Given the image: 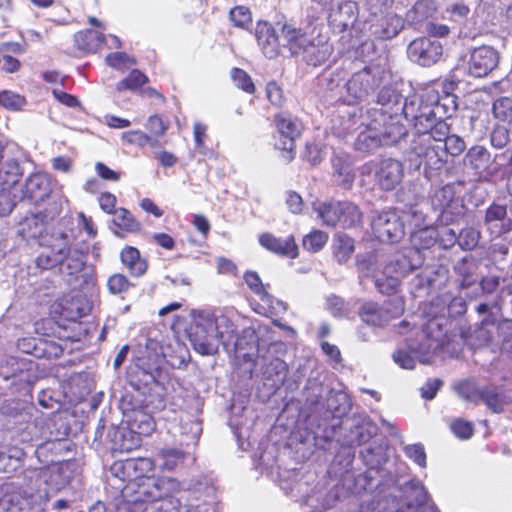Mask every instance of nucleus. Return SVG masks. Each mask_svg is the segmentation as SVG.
<instances>
[{
    "instance_id": "obj_1",
    "label": "nucleus",
    "mask_w": 512,
    "mask_h": 512,
    "mask_svg": "<svg viewBox=\"0 0 512 512\" xmlns=\"http://www.w3.org/2000/svg\"><path fill=\"white\" fill-rule=\"evenodd\" d=\"M154 462L150 458H130L114 463V474L128 483L122 490L123 501L117 509L128 512H217L211 503L176 499L179 482L170 477H148Z\"/></svg>"
},
{
    "instance_id": "obj_2",
    "label": "nucleus",
    "mask_w": 512,
    "mask_h": 512,
    "mask_svg": "<svg viewBox=\"0 0 512 512\" xmlns=\"http://www.w3.org/2000/svg\"><path fill=\"white\" fill-rule=\"evenodd\" d=\"M438 231L424 226L411 233V247L403 248L387 261L382 270L375 269L374 258L357 257L359 272L365 277H372L376 289L382 294L396 292L401 278L410 271L419 268L424 262L421 250L431 248L437 243Z\"/></svg>"
},
{
    "instance_id": "obj_3",
    "label": "nucleus",
    "mask_w": 512,
    "mask_h": 512,
    "mask_svg": "<svg viewBox=\"0 0 512 512\" xmlns=\"http://www.w3.org/2000/svg\"><path fill=\"white\" fill-rule=\"evenodd\" d=\"M191 317L188 337L194 349L202 355L216 353L221 339L230 338L234 333V323L223 313L208 309L193 310Z\"/></svg>"
},
{
    "instance_id": "obj_4",
    "label": "nucleus",
    "mask_w": 512,
    "mask_h": 512,
    "mask_svg": "<svg viewBox=\"0 0 512 512\" xmlns=\"http://www.w3.org/2000/svg\"><path fill=\"white\" fill-rule=\"evenodd\" d=\"M283 47L292 56H301L308 65L317 67L324 64L333 52V46L322 28L314 27L311 32H303L291 24H284L281 30Z\"/></svg>"
},
{
    "instance_id": "obj_5",
    "label": "nucleus",
    "mask_w": 512,
    "mask_h": 512,
    "mask_svg": "<svg viewBox=\"0 0 512 512\" xmlns=\"http://www.w3.org/2000/svg\"><path fill=\"white\" fill-rule=\"evenodd\" d=\"M59 477V469L57 466H49L41 468L39 478L46 487L39 489L36 494H28L24 491L25 498L11 499L5 495L0 499V512H40L48 502L50 495L61 489L63 483L56 481Z\"/></svg>"
},
{
    "instance_id": "obj_6",
    "label": "nucleus",
    "mask_w": 512,
    "mask_h": 512,
    "mask_svg": "<svg viewBox=\"0 0 512 512\" xmlns=\"http://www.w3.org/2000/svg\"><path fill=\"white\" fill-rule=\"evenodd\" d=\"M439 346V340L421 332L416 339H407L405 347L393 353V360L403 369H413L417 361L422 364L430 363Z\"/></svg>"
},
{
    "instance_id": "obj_7",
    "label": "nucleus",
    "mask_w": 512,
    "mask_h": 512,
    "mask_svg": "<svg viewBox=\"0 0 512 512\" xmlns=\"http://www.w3.org/2000/svg\"><path fill=\"white\" fill-rule=\"evenodd\" d=\"M430 204L437 215V221L446 226L456 222L465 213V207L455 196V188L451 184L436 188L430 195Z\"/></svg>"
},
{
    "instance_id": "obj_8",
    "label": "nucleus",
    "mask_w": 512,
    "mask_h": 512,
    "mask_svg": "<svg viewBox=\"0 0 512 512\" xmlns=\"http://www.w3.org/2000/svg\"><path fill=\"white\" fill-rule=\"evenodd\" d=\"M385 76L386 71L379 64H369L355 72L346 83V89L351 98L349 102L365 99L383 82Z\"/></svg>"
},
{
    "instance_id": "obj_9",
    "label": "nucleus",
    "mask_w": 512,
    "mask_h": 512,
    "mask_svg": "<svg viewBox=\"0 0 512 512\" xmlns=\"http://www.w3.org/2000/svg\"><path fill=\"white\" fill-rule=\"evenodd\" d=\"M430 136L414 137L411 151L424 160L425 176L431 179L447 162V156L441 142L431 143Z\"/></svg>"
},
{
    "instance_id": "obj_10",
    "label": "nucleus",
    "mask_w": 512,
    "mask_h": 512,
    "mask_svg": "<svg viewBox=\"0 0 512 512\" xmlns=\"http://www.w3.org/2000/svg\"><path fill=\"white\" fill-rule=\"evenodd\" d=\"M362 457L369 467L365 472L359 473L353 478V484H345L355 494L372 491L379 484L376 476L379 474L378 467L385 462V455L380 447L367 448L362 452Z\"/></svg>"
},
{
    "instance_id": "obj_11",
    "label": "nucleus",
    "mask_w": 512,
    "mask_h": 512,
    "mask_svg": "<svg viewBox=\"0 0 512 512\" xmlns=\"http://www.w3.org/2000/svg\"><path fill=\"white\" fill-rule=\"evenodd\" d=\"M401 113L413 125L414 131H427L433 118V109L430 101L426 99V92L419 96L413 95L405 99Z\"/></svg>"
},
{
    "instance_id": "obj_12",
    "label": "nucleus",
    "mask_w": 512,
    "mask_h": 512,
    "mask_svg": "<svg viewBox=\"0 0 512 512\" xmlns=\"http://www.w3.org/2000/svg\"><path fill=\"white\" fill-rule=\"evenodd\" d=\"M372 230L381 242H398L404 234V224L401 217L394 210H385L372 219Z\"/></svg>"
},
{
    "instance_id": "obj_13",
    "label": "nucleus",
    "mask_w": 512,
    "mask_h": 512,
    "mask_svg": "<svg viewBox=\"0 0 512 512\" xmlns=\"http://www.w3.org/2000/svg\"><path fill=\"white\" fill-rule=\"evenodd\" d=\"M367 116L372 117L377 126L383 146L397 144L406 134V128L400 123L398 114L384 113L382 110L370 109Z\"/></svg>"
},
{
    "instance_id": "obj_14",
    "label": "nucleus",
    "mask_w": 512,
    "mask_h": 512,
    "mask_svg": "<svg viewBox=\"0 0 512 512\" xmlns=\"http://www.w3.org/2000/svg\"><path fill=\"white\" fill-rule=\"evenodd\" d=\"M407 54L411 61L421 66H431L440 60L443 47L437 40L421 37L408 45Z\"/></svg>"
},
{
    "instance_id": "obj_15",
    "label": "nucleus",
    "mask_w": 512,
    "mask_h": 512,
    "mask_svg": "<svg viewBox=\"0 0 512 512\" xmlns=\"http://www.w3.org/2000/svg\"><path fill=\"white\" fill-rule=\"evenodd\" d=\"M498 63V51L491 46L483 45L470 52L467 71L473 77H485L498 66Z\"/></svg>"
},
{
    "instance_id": "obj_16",
    "label": "nucleus",
    "mask_w": 512,
    "mask_h": 512,
    "mask_svg": "<svg viewBox=\"0 0 512 512\" xmlns=\"http://www.w3.org/2000/svg\"><path fill=\"white\" fill-rule=\"evenodd\" d=\"M67 243V237L63 234L50 239L43 238L40 243L42 249L35 261L37 267L48 270L59 266L65 258Z\"/></svg>"
},
{
    "instance_id": "obj_17",
    "label": "nucleus",
    "mask_w": 512,
    "mask_h": 512,
    "mask_svg": "<svg viewBox=\"0 0 512 512\" xmlns=\"http://www.w3.org/2000/svg\"><path fill=\"white\" fill-rule=\"evenodd\" d=\"M401 311L400 307L394 306L391 302L384 303L383 305L367 302L361 306L359 316L368 325L382 327L400 314Z\"/></svg>"
},
{
    "instance_id": "obj_18",
    "label": "nucleus",
    "mask_w": 512,
    "mask_h": 512,
    "mask_svg": "<svg viewBox=\"0 0 512 512\" xmlns=\"http://www.w3.org/2000/svg\"><path fill=\"white\" fill-rule=\"evenodd\" d=\"M404 494L406 506L398 508L396 512H438L428 503V495L424 485L418 480H412L405 485Z\"/></svg>"
},
{
    "instance_id": "obj_19",
    "label": "nucleus",
    "mask_w": 512,
    "mask_h": 512,
    "mask_svg": "<svg viewBox=\"0 0 512 512\" xmlns=\"http://www.w3.org/2000/svg\"><path fill=\"white\" fill-rule=\"evenodd\" d=\"M404 176L403 165L395 159L382 160L375 170V181L377 185L385 191L393 190L399 185Z\"/></svg>"
},
{
    "instance_id": "obj_20",
    "label": "nucleus",
    "mask_w": 512,
    "mask_h": 512,
    "mask_svg": "<svg viewBox=\"0 0 512 512\" xmlns=\"http://www.w3.org/2000/svg\"><path fill=\"white\" fill-rule=\"evenodd\" d=\"M33 366L31 361L8 357L5 363L0 365V377L4 380L14 379V384L30 385L33 382L31 374Z\"/></svg>"
},
{
    "instance_id": "obj_21",
    "label": "nucleus",
    "mask_w": 512,
    "mask_h": 512,
    "mask_svg": "<svg viewBox=\"0 0 512 512\" xmlns=\"http://www.w3.org/2000/svg\"><path fill=\"white\" fill-rule=\"evenodd\" d=\"M357 15V4L353 1L342 0L329 12L328 22L334 30L341 33L354 25Z\"/></svg>"
},
{
    "instance_id": "obj_22",
    "label": "nucleus",
    "mask_w": 512,
    "mask_h": 512,
    "mask_svg": "<svg viewBox=\"0 0 512 512\" xmlns=\"http://www.w3.org/2000/svg\"><path fill=\"white\" fill-rule=\"evenodd\" d=\"M276 125L280 134L279 148L291 154L295 148V140L301 133L300 122L291 115L280 114L276 117Z\"/></svg>"
},
{
    "instance_id": "obj_23",
    "label": "nucleus",
    "mask_w": 512,
    "mask_h": 512,
    "mask_svg": "<svg viewBox=\"0 0 512 512\" xmlns=\"http://www.w3.org/2000/svg\"><path fill=\"white\" fill-rule=\"evenodd\" d=\"M255 37L262 53L269 59L279 55L280 44L275 30L268 22H258L255 28Z\"/></svg>"
},
{
    "instance_id": "obj_24",
    "label": "nucleus",
    "mask_w": 512,
    "mask_h": 512,
    "mask_svg": "<svg viewBox=\"0 0 512 512\" xmlns=\"http://www.w3.org/2000/svg\"><path fill=\"white\" fill-rule=\"evenodd\" d=\"M259 243L265 249L275 254L296 258L298 256V247L293 236L286 238H277L271 233H263L259 236Z\"/></svg>"
},
{
    "instance_id": "obj_25",
    "label": "nucleus",
    "mask_w": 512,
    "mask_h": 512,
    "mask_svg": "<svg viewBox=\"0 0 512 512\" xmlns=\"http://www.w3.org/2000/svg\"><path fill=\"white\" fill-rule=\"evenodd\" d=\"M50 193L51 184L47 175L35 173L27 178L23 188L24 198L38 203L44 201Z\"/></svg>"
},
{
    "instance_id": "obj_26",
    "label": "nucleus",
    "mask_w": 512,
    "mask_h": 512,
    "mask_svg": "<svg viewBox=\"0 0 512 512\" xmlns=\"http://www.w3.org/2000/svg\"><path fill=\"white\" fill-rule=\"evenodd\" d=\"M426 99L431 102L434 118H450L457 109L456 97L452 94L439 96L438 92L427 90Z\"/></svg>"
},
{
    "instance_id": "obj_27",
    "label": "nucleus",
    "mask_w": 512,
    "mask_h": 512,
    "mask_svg": "<svg viewBox=\"0 0 512 512\" xmlns=\"http://www.w3.org/2000/svg\"><path fill=\"white\" fill-rule=\"evenodd\" d=\"M262 369L266 385L275 392L283 385L286 379L288 371L287 364L279 358H273L268 362L265 361L262 364Z\"/></svg>"
},
{
    "instance_id": "obj_28",
    "label": "nucleus",
    "mask_w": 512,
    "mask_h": 512,
    "mask_svg": "<svg viewBox=\"0 0 512 512\" xmlns=\"http://www.w3.org/2000/svg\"><path fill=\"white\" fill-rule=\"evenodd\" d=\"M366 129L359 133L355 141V148L358 151L370 152L383 146L381 136L379 135L378 128L373 121L372 117H368Z\"/></svg>"
},
{
    "instance_id": "obj_29",
    "label": "nucleus",
    "mask_w": 512,
    "mask_h": 512,
    "mask_svg": "<svg viewBox=\"0 0 512 512\" xmlns=\"http://www.w3.org/2000/svg\"><path fill=\"white\" fill-rule=\"evenodd\" d=\"M343 202H320L314 204V211L323 225L328 227L340 226Z\"/></svg>"
},
{
    "instance_id": "obj_30",
    "label": "nucleus",
    "mask_w": 512,
    "mask_h": 512,
    "mask_svg": "<svg viewBox=\"0 0 512 512\" xmlns=\"http://www.w3.org/2000/svg\"><path fill=\"white\" fill-rule=\"evenodd\" d=\"M403 103L401 94L393 86H384L377 95V104L386 115L401 112Z\"/></svg>"
},
{
    "instance_id": "obj_31",
    "label": "nucleus",
    "mask_w": 512,
    "mask_h": 512,
    "mask_svg": "<svg viewBox=\"0 0 512 512\" xmlns=\"http://www.w3.org/2000/svg\"><path fill=\"white\" fill-rule=\"evenodd\" d=\"M122 264L135 277L142 276L147 270V262L140 255L137 248L126 246L120 253Z\"/></svg>"
},
{
    "instance_id": "obj_32",
    "label": "nucleus",
    "mask_w": 512,
    "mask_h": 512,
    "mask_svg": "<svg viewBox=\"0 0 512 512\" xmlns=\"http://www.w3.org/2000/svg\"><path fill=\"white\" fill-rule=\"evenodd\" d=\"M113 224L118 229L114 230V234L119 237H124L127 233H136L141 229L140 222L126 208H118L115 211Z\"/></svg>"
},
{
    "instance_id": "obj_33",
    "label": "nucleus",
    "mask_w": 512,
    "mask_h": 512,
    "mask_svg": "<svg viewBox=\"0 0 512 512\" xmlns=\"http://www.w3.org/2000/svg\"><path fill=\"white\" fill-rule=\"evenodd\" d=\"M463 161L475 175H481L488 167L490 153L482 146H473L468 150Z\"/></svg>"
},
{
    "instance_id": "obj_34",
    "label": "nucleus",
    "mask_w": 512,
    "mask_h": 512,
    "mask_svg": "<svg viewBox=\"0 0 512 512\" xmlns=\"http://www.w3.org/2000/svg\"><path fill=\"white\" fill-rule=\"evenodd\" d=\"M130 431L143 436L150 435L155 429V422L151 415L142 411L134 410L127 415Z\"/></svg>"
},
{
    "instance_id": "obj_35",
    "label": "nucleus",
    "mask_w": 512,
    "mask_h": 512,
    "mask_svg": "<svg viewBox=\"0 0 512 512\" xmlns=\"http://www.w3.org/2000/svg\"><path fill=\"white\" fill-rule=\"evenodd\" d=\"M104 39L103 33L92 29L80 31L74 36L77 48L84 52H96L102 47Z\"/></svg>"
},
{
    "instance_id": "obj_36",
    "label": "nucleus",
    "mask_w": 512,
    "mask_h": 512,
    "mask_svg": "<svg viewBox=\"0 0 512 512\" xmlns=\"http://www.w3.org/2000/svg\"><path fill=\"white\" fill-rule=\"evenodd\" d=\"M85 265V256L79 250L71 249L67 243L65 258L59 265L60 272L64 275L74 276L80 273Z\"/></svg>"
},
{
    "instance_id": "obj_37",
    "label": "nucleus",
    "mask_w": 512,
    "mask_h": 512,
    "mask_svg": "<svg viewBox=\"0 0 512 512\" xmlns=\"http://www.w3.org/2000/svg\"><path fill=\"white\" fill-rule=\"evenodd\" d=\"M186 457L187 453L181 449L164 448L159 452L157 461L161 470L173 471L184 463Z\"/></svg>"
},
{
    "instance_id": "obj_38",
    "label": "nucleus",
    "mask_w": 512,
    "mask_h": 512,
    "mask_svg": "<svg viewBox=\"0 0 512 512\" xmlns=\"http://www.w3.org/2000/svg\"><path fill=\"white\" fill-rule=\"evenodd\" d=\"M179 428L180 433L183 436V439L181 440L182 445L189 446L191 444H197L202 433L201 422L186 415L185 417H181Z\"/></svg>"
},
{
    "instance_id": "obj_39",
    "label": "nucleus",
    "mask_w": 512,
    "mask_h": 512,
    "mask_svg": "<svg viewBox=\"0 0 512 512\" xmlns=\"http://www.w3.org/2000/svg\"><path fill=\"white\" fill-rule=\"evenodd\" d=\"M354 460V453L350 449H342L339 451L332 463L331 469L333 473L342 478L343 483L350 481V469Z\"/></svg>"
},
{
    "instance_id": "obj_40",
    "label": "nucleus",
    "mask_w": 512,
    "mask_h": 512,
    "mask_svg": "<svg viewBox=\"0 0 512 512\" xmlns=\"http://www.w3.org/2000/svg\"><path fill=\"white\" fill-rule=\"evenodd\" d=\"M479 401H482L495 413L501 412L504 405L509 402L508 398L501 390L492 386L481 389Z\"/></svg>"
},
{
    "instance_id": "obj_41",
    "label": "nucleus",
    "mask_w": 512,
    "mask_h": 512,
    "mask_svg": "<svg viewBox=\"0 0 512 512\" xmlns=\"http://www.w3.org/2000/svg\"><path fill=\"white\" fill-rule=\"evenodd\" d=\"M429 122L431 127H427V131H416L414 137L430 136L432 144L444 143L449 136V125L444 120L434 117Z\"/></svg>"
},
{
    "instance_id": "obj_42",
    "label": "nucleus",
    "mask_w": 512,
    "mask_h": 512,
    "mask_svg": "<svg viewBox=\"0 0 512 512\" xmlns=\"http://www.w3.org/2000/svg\"><path fill=\"white\" fill-rule=\"evenodd\" d=\"M22 175L19 162L14 159H7L0 168V185L2 189L15 185Z\"/></svg>"
},
{
    "instance_id": "obj_43",
    "label": "nucleus",
    "mask_w": 512,
    "mask_h": 512,
    "mask_svg": "<svg viewBox=\"0 0 512 512\" xmlns=\"http://www.w3.org/2000/svg\"><path fill=\"white\" fill-rule=\"evenodd\" d=\"M381 31L375 30V34L383 39H390L399 34L404 27L403 19L396 14H387L381 20Z\"/></svg>"
},
{
    "instance_id": "obj_44",
    "label": "nucleus",
    "mask_w": 512,
    "mask_h": 512,
    "mask_svg": "<svg viewBox=\"0 0 512 512\" xmlns=\"http://www.w3.org/2000/svg\"><path fill=\"white\" fill-rule=\"evenodd\" d=\"M436 11L434 0H418L407 12V18L413 23H420L431 17Z\"/></svg>"
},
{
    "instance_id": "obj_45",
    "label": "nucleus",
    "mask_w": 512,
    "mask_h": 512,
    "mask_svg": "<svg viewBox=\"0 0 512 512\" xmlns=\"http://www.w3.org/2000/svg\"><path fill=\"white\" fill-rule=\"evenodd\" d=\"M476 268L475 262L466 257L456 263L454 269L456 274L461 278L460 286L462 288L470 287L476 282Z\"/></svg>"
},
{
    "instance_id": "obj_46",
    "label": "nucleus",
    "mask_w": 512,
    "mask_h": 512,
    "mask_svg": "<svg viewBox=\"0 0 512 512\" xmlns=\"http://www.w3.org/2000/svg\"><path fill=\"white\" fill-rule=\"evenodd\" d=\"M501 353L512 359V320H502L497 325Z\"/></svg>"
},
{
    "instance_id": "obj_47",
    "label": "nucleus",
    "mask_w": 512,
    "mask_h": 512,
    "mask_svg": "<svg viewBox=\"0 0 512 512\" xmlns=\"http://www.w3.org/2000/svg\"><path fill=\"white\" fill-rule=\"evenodd\" d=\"M340 227L351 228L361 223L362 213L352 202L343 201Z\"/></svg>"
},
{
    "instance_id": "obj_48",
    "label": "nucleus",
    "mask_w": 512,
    "mask_h": 512,
    "mask_svg": "<svg viewBox=\"0 0 512 512\" xmlns=\"http://www.w3.org/2000/svg\"><path fill=\"white\" fill-rule=\"evenodd\" d=\"M148 81V78L141 71L134 69L130 74L123 80L119 81L116 85V90L122 92L125 90L136 91L143 84Z\"/></svg>"
},
{
    "instance_id": "obj_49",
    "label": "nucleus",
    "mask_w": 512,
    "mask_h": 512,
    "mask_svg": "<svg viewBox=\"0 0 512 512\" xmlns=\"http://www.w3.org/2000/svg\"><path fill=\"white\" fill-rule=\"evenodd\" d=\"M354 251V241L346 234H338L335 245V257L339 263L346 262Z\"/></svg>"
},
{
    "instance_id": "obj_50",
    "label": "nucleus",
    "mask_w": 512,
    "mask_h": 512,
    "mask_svg": "<svg viewBox=\"0 0 512 512\" xmlns=\"http://www.w3.org/2000/svg\"><path fill=\"white\" fill-rule=\"evenodd\" d=\"M229 18L233 25L238 28L247 29L252 24V14L246 6H235L230 10Z\"/></svg>"
},
{
    "instance_id": "obj_51",
    "label": "nucleus",
    "mask_w": 512,
    "mask_h": 512,
    "mask_svg": "<svg viewBox=\"0 0 512 512\" xmlns=\"http://www.w3.org/2000/svg\"><path fill=\"white\" fill-rule=\"evenodd\" d=\"M493 114L500 121H512V99L500 97L493 103Z\"/></svg>"
},
{
    "instance_id": "obj_52",
    "label": "nucleus",
    "mask_w": 512,
    "mask_h": 512,
    "mask_svg": "<svg viewBox=\"0 0 512 512\" xmlns=\"http://www.w3.org/2000/svg\"><path fill=\"white\" fill-rule=\"evenodd\" d=\"M481 234L472 227L463 229L458 235V245L463 250H473L479 243Z\"/></svg>"
},
{
    "instance_id": "obj_53",
    "label": "nucleus",
    "mask_w": 512,
    "mask_h": 512,
    "mask_svg": "<svg viewBox=\"0 0 512 512\" xmlns=\"http://www.w3.org/2000/svg\"><path fill=\"white\" fill-rule=\"evenodd\" d=\"M328 240V235L320 230L312 231L303 238V247L311 252L321 250Z\"/></svg>"
},
{
    "instance_id": "obj_54",
    "label": "nucleus",
    "mask_w": 512,
    "mask_h": 512,
    "mask_svg": "<svg viewBox=\"0 0 512 512\" xmlns=\"http://www.w3.org/2000/svg\"><path fill=\"white\" fill-rule=\"evenodd\" d=\"M326 306L328 311L334 317H345L349 315L351 309L349 304L337 295H330L327 297Z\"/></svg>"
},
{
    "instance_id": "obj_55",
    "label": "nucleus",
    "mask_w": 512,
    "mask_h": 512,
    "mask_svg": "<svg viewBox=\"0 0 512 512\" xmlns=\"http://www.w3.org/2000/svg\"><path fill=\"white\" fill-rule=\"evenodd\" d=\"M459 396L465 401L475 402L479 401L481 389H478L472 381H462L455 386Z\"/></svg>"
},
{
    "instance_id": "obj_56",
    "label": "nucleus",
    "mask_w": 512,
    "mask_h": 512,
    "mask_svg": "<svg viewBox=\"0 0 512 512\" xmlns=\"http://www.w3.org/2000/svg\"><path fill=\"white\" fill-rule=\"evenodd\" d=\"M26 104V100L20 94L12 91L0 92V105L8 110H20Z\"/></svg>"
},
{
    "instance_id": "obj_57",
    "label": "nucleus",
    "mask_w": 512,
    "mask_h": 512,
    "mask_svg": "<svg viewBox=\"0 0 512 512\" xmlns=\"http://www.w3.org/2000/svg\"><path fill=\"white\" fill-rule=\"evenodd\" d=\"M106 63L114 69L125 71L135 64V60L124 52H115L107 55Z\"/></svg>"
},
{
    "instance_id": "obj_58",
    "label": "nucleus",
    "mask_w": 512,
    "mask_h": 512,
    "mask_svg": "<svg viewBox=\"0 0 512 512\" xmlns=\"http://www.w3.org/2000/svg\"><path fill=\"white\" fill-rule=\"evenodd\" d=\"M231 77L234 84L243 91L250 94L255 91V86L251 77L244 70L234 68L231 72Z\"/></svg>"
},
{
    "instance_id": "obj_59",
    "label": "nucleus",
    "mask_w": 512,
    "mask_h": 512,
    "mask_svg": "<svg viewBox=\"0 0 512 512\" xmlns=\"http://www.w3.org/2000/svg\"><path fill=\"white\" fill-rule=\"evenodd\" d=\"M107 287L111 294H122L129 289L130 282L123 274L116 273L108 278Z\"/></svg>"
},
{
    "instance_id": "obj_60",
    "label": "nucleus",
    "mask_w": 512,
    "mask_h": 512,
    "mask_svg": "<svg viewBox=\"0 0 512 512\" xmlns=\"http://www.w3.org/2000/svg\"><path fill=\"white\" fill-rule=\"evenodd\" d=\"M404 217L409 225L416 228V230L424 226H429L426 223L425 213L417 205L410 207L409 210L404 213Z\"/></svg>"
},
{
    "instance_id": "obj_61",
    "label": "nucleus",
    "mask_w": 512,
    "mask_h": 512,
    "mask_svg": "<svg viewBox=\"0 0 512 512\" xmlns=\"http://www.w3.org/2000/svg\"><path fill=\"white\" fill-rule=\"evenodd\" d=\"M405 455L414 461L420 467L426 466V453L424 446L420 443L406 445L404 447Z\"/></svg>"
},
{
    "instance_id": "obj_62",
    "label": "nucleus",
    "mask_w": 512,
    "mask_h": 512,
    "mask_svg": "<svg viewBox=\"0 0 512 512\" xmlns=\"http://www.w3.org/2000/svg\"><path fill=\"white\" fill-rule=\"evenodd\" d=\"M442 147H444L446 156L450 154L455 157L465 150L466 145L461 137L457 135H449L445 142L442 143Z\"/></svg>"
},
{
    "instance_id": "obj_63",
    "label": "nucleus",
    "mask_w": 512,
    "mask_h": 512,
    "mask_svg": "<svg viewBox=\"0 0 512 512\" xmlns=\"http://www.w3.org/2000/svg\"><path fill=\"white\" fill-rule=\"evenodd\" d=\"M122 140L127 144L143 148L150 141V135L141 130H131L122 133Z\"/></svg>"
},
{
    "instance_id": "obj_64",
    "label": "nucleus",
    "mask_w": 512,
    "mask_h": 512,
    "mask_svg": "<svg viewBox=\"0 0 512 512\" xmlns=\"http://www.w3.org/2000/svg\"><path fill=\"white\" fill-rule=\"evenodd\" d=\"M39 344H41L40 339L32 338V337H24L19 339L17 342L18 349L26 354H32L36 357L41 356V350L39 349Z\"/></svg>"
}]
</instances>
